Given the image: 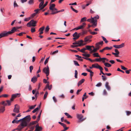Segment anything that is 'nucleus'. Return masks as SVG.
<instances>
[{
	"label": "nucleus",
	"instance_id": "f257e3e1",
	"mask_svg": "<svg viewBox=\"0 0 131 131\" xmlns=\"http://www.w3.org/2000/svg\"><path fill=\"white\" fill-rule=\"evenodd\" d=\"M27 125V122L25 121H23L20 125L18 126L16 129L20 131L25 127Z\"/></svg>",
	"mask_w": 131,
	"mask_h": 131
},
{
	"label": "nucleus",
	"instance_id": "f03ea898",
	"mask_svg": "<svg viewBox=\"0 0 131 131\" xmlns=\"http://www.w3.org/2000/svg\"><path fill=\"white\" fill-rule=\"evenodd\" d=\"M56 5L54 4H50L49 8L50 10L52 12L51 13L52 14H54V12H56V11H57V9L55 8Z\"/></svg>",
	"mask_w": 131,
	"mask_h": 131
},
{
	"label": "nucleus",
	"instance_id": "7ed1b4c3",
	"mask_svg": "<svg viewBox=\"0 0 131 131\" xmlns=\"http://www.w3.org/2000/svg\"><path fill=\"white\" fill-rule=\"evenodd\" d=\"M43 72L46 74L47 76H48L49 75V67L48 66H47L46 67L44 68L43 70Z\"/></svg>",
	"mask_w": 131,
	"mask_h": 131
},
{
	"label": "nucleus",
	"instance_id": "20e7f679",
	"mask_svg": "<svg viewBox=\"0 0 131 131\" xmlns=\"http://www.w3.org/2000/svg\"><path fill=\"white\" fill-rule=\"evenodd\" d=\"M19 106L17 104L15 105V107L13 110V111L16 113H19Z\"/></svg>",
	"mask_w": 131,
	"mask_h": 131
},
{
	"label": "nucleus",
	"instance_id": "39448f33",
	"mask_svg": "<svg viewBox=\"0 0 131 131\" xmlns=\"http://www.w3.org/2000/svg\"><path fill=\"white\" fill-rule=\"evenodd\" d=\"M86 25V23H84L82 24V25H80L77 27L74 28L73 30H77L79 29H83L85 27V26Z\"/></svg>",
	"mask_w": 131,
	"mask_h": 131
},
{
	"label": "nucleus",
	"instance_id": "423d86ee",
	"mask_svg": "<svg viewBox=\"0 0 131 131\" xmlns=\"http://www.w3.org/2000/svg\"><path fill=\"white\" fill-rule=\"evenodd\" d=\"M81 33L78 34L77 32H75L73 35V36L74 37L73 38V40H76L78 39L80 37V35Z\"/></svg>",
	"mask_w": 131,
	"mask_h": 131
},
{
	"label": "nucleus",
	"instance_id": "0eeeda50",
	"mask_svg": "<svg viewBox=\"0 0 131 131\" xmlns=\"http://www.w3.org/2000/svg\"><path fill=\"white\" fill-rule=\"evenodd\" d=\"M83 42V41L82 40H80L77 41V42H75L73 43V45L76 44H78V45H80V46H83L85 44H82V43Z\"/></svg>",
	"mask_w": 131,
	"mask_h": 131
},
{
	"label": "nucleus",
	"instance_id": "6e6552de",
	"mask_svg": "<svg viewBox=\"0 0 131 131\" xmlns=\"http://www.w3.org/2000/svg\"><path fill=\"white\" fill-rule=\"evenodd\" d=\"M125 46V44L124 43H122L121 44L119 45H113V46L116 48L119 49Z\"/></svg>",
	"mask_w": 131,
	"mask_h": 131
},
{
	"label": "nucleus",
	"instance_id": "1a4fd4ad",
	"mask_svg": "<svg viewBox=\"0 0 131 131\" xmlns=\"http://www.w3.org/2000/svg\"><path fill=\"white\" fill-rule=\"evenodd\" d=\"M23 118V121H25L26 122H29L30 121V115H28L27 116H26L25 117Z\"/></svg>",
	"mask_w": 131,
	"mask_h": 131
},
{
	"label": "nucleus",
	"instance_id": "9d476101",
	"mask_svg": "<svg viewBox=\"0 0 131 131\" xmlns=\"http://www.w3.org/2000/svg\"><path fill=\"white\" fill-rule=\"evenodd\" d=\"M44 2L43 1L41 2L39 6V9L41 10H42L45 7L43 5Z\"/></svg>",
	"mask_w": 131,
	"mask_h": 131
},
{
	"label": "nucleus",
	"instance_id": "9b49d317",
	"mask_svg": "<svg viewBox=\"0 0 131 131\" xmlns=\"http://www.w3.org/2000/svg\"><path fill=\"white\" fill-rule=\"evenodd\" d=\"M17 31V29L16 28V27H14L12 28V29L10 31H8L10 35Z\"/></svg>",
	"mask_w": 131,
	"mask_h": 131
},
{
	"label": "nucleus",
	"instance_id": "f8f14e48",
	"mask_svg": "<svg viewBox=\"0 0 131 131\" xmlns=\"http://www.w3.org/2000/svg\"><path fill=\"white\" fill-rule=\"evenodd\" d=\"M1 34L3 37L7 36L10 35L9 31H4Z\"/></svg>",
	"mask_w": 131,
	"mask_h": 131
},
{
	"label": "nucleus",
	"instance_id": "ddd939ff",
	"mask_svg": "<svg viewBox=\"0 0 131 131\" xmlns=\"http://www.w3.org/2000/svg\"><path fill=\"white\" fill-rule=\"evenodd\" d=\"M92 23H93V25H92V27L94 28L96 26L97 24L96 20L94 19V20H93L92 21Z\"/></svg>",
	"mask_w": 131,
	"mask_h": 131
},
{
	"label": "nucleus",
	"instance_id": "4468645a",
	"mask_svg": "<svg viewBox=\"0 0 131 131\" xmlns=\"http://www.w3.org/2000/svg\"><path fill=\"white\" fill-rule=\"evenodd\" d=\"M42 130L41 127L39 126L37 124L36 126L35 131H41Z\"/></svg>",
	"mask_w": 131,
	"mask_h": 131
},
{
	"label": "nucleus",
	"instance_id": "2eb2a0df",
	"mask_svg": "<svg viewBox=\"0 0 131 131\" xmlns=\"http://www.w3.org/2000/svg\"><path fill=\"white\" fill-rule=\"evenodd\" d=\"M30 22L31 24V26L35 27L36 26V24L37 22L34 20H32L30 21Z\"/></svg>",
	"mask_w": 131,
	"mask_h": 131
},
{
	"label": "nucleus",
	"instance_id": "dca6fc26",
	"mask_svg": "<svg viewBox=\"0 0 131 131\" xmlns=\"http://www.w3.org/2000/svg\"><path fill=\"white\" fill-rule=\"evenodd\" d=\"M45 28V27L44 26H43L40 28L39 30V31H40L39 33V35H41L43 33V31L44 30Z\"/></svg>",
	"mask_w": 131,
	"mask_h": 131
},
{
	"label": "nucleus",
	"instance_id": "f3484780",
	"mask_svg": "<svg viewBox=\"0 0 131 131\" xmlns=\"http://www.w3.org/2000/svg\"><path fill=\"white\" fill-rule=\"evenodd\" d=\"M77 118L79 120L83 121L84 120L83 119H82L83 117V116L82 114H77Z\"/></svg>",
	"mask_w": 131,
	"mask_h": 131
},
{
	"label": "nucleus",
	"instance_id": "a211bd4d",
	"mask_svg": "<svg viewBox=\"0 0 131 131\" xmlns=\"http://www.w3.org/2000/svg\"><path fill=\"white\" fill-rule=\"evenodd\" d=\"M92 37V36L91 35L89 36L84 38V41L85 42L88 41L90 39H91Z\"/></svg>",
	"mask_w": 131,
	"mask_h": 131
},
{
	"label": "nucleus",
	"instance_id": "6ab92c4d",
	"mask_svg": "<svg viewBox=\"0 0 131 131\" xmlns=\"http://www.w3.org/2000/svg\"><path fill=\"white\" fill-rule=\"evenodd\" d=\"M37 80V78L35 76L32 78L31 79V81L34 83H35Z\"/></svg>",
	"mask_w": 131,
	"mask_h": 131
},
{
	"label": "nucleus",
	"instance_id": "aec40b11",
	"mask_svg": "<svg viewBox=\"0 0 131 131\" xmlns=\"http://www.w3.org/2000/svg\"><path fill=\"white\" fill-rule=\"evenodd\" d=\"M5 110V106H2L0 107V113H3Z\"/></svg>",
	"mask_w": 131,
	"mask_h": 131
},
{
	"label": "nucleus",
	"instance_id": "412c9836",
	"mask_svg": "<svg viewBox=\"0 0 131 131\" xmlns=\"http://www.w3.org/2000/svg\"><path fill=\"white\" fill-rule=\"evenodd\" d=\"M94 68L100 69L102 67L99 66L97 63L93 64Z\"/></svg>",
	"mask_w": 131,
	"mask_h": 131
},
{
	"label": "nucleus",
	"instance_id": "4be33fe9",
	"mask_svg": "<svg viewBox=\"0 0 131 131\" xmlns=\"http://www.w3.org/2000/svg\"><path fill=\"white\" fill-rule=\"evenodd\" d=\"M85 47H86V48H85L86 50H89V51H90V53H92L91 51H92V49L91 48V46H86Z\"/></svg>",
	"mask_w": 131,
	"mask_h": 131
},
{
	"label": "nucleus",
	"instance_id": "5701e85b",
	"mask_svg": "<svg viewBox=\"0 0 131 131\" xmlns=\"http://www.w3.org/2000/svg\"><path fill=\"white\" fill-rule=\"evenodd\" d=\"M105 86L108 90H110V87L109 86L108 83L107 82H106Z\"/></svg>",
	"mask_w": 131,
	"mask_h": 131
},
{
	"label": "nucleus",
	"instance_id": "b1692460",
	"mask_svg": "<svg viewBox=\"0 0 131 131\" xmlns=\"http://www.w3.org/2000/svg\"><path fill=\"white\" fill-rule=\"evenodd\" d=\"M47 88L49 90H50L52 88V85L49 86V84L48 83L47 84L46 86V89H47Z\"/></svg>",
	"mask_w": 131,
	"mask_h": 131
},
{
	"label": "nucleus",
	"instance_id": "393cba45",
	"mask_svg": "<svg viewBox=\"0 0 131 131\" xmlns=\"http://www.w3.org/2000/svg\"><path fill=\"white\" fill-rule=\"evenodd\" d=\"M85 80L84 79H81L80 81H79L78 83V86H79L81 85L82 83Z\"/></svg>",
	"mask_w": 131,
	"mask_h": 131
},
{
	"label": "nucleus",
	"instance_id": "a878e982",
	"mask_svg": "<svg viewBox=\"0 0 131 131\" xmlns=\"http://www.w3.org/2000/svg\"><path fill=\"white\" fill-rule=\"evenodd\" d=\"M18 95H19L18 97H19L20 95V94L16 93L15 94H14L12 95V97H13L14 99V98L16 97Z\"/></svg>",
	"mask_w": 131,
	"mask_h": 131
},
{
	"label": "nucleus",
	"instance_id": "bb28decb",
	"mask_svg": "<svg viewBox=\"0 0 131 131\" xmlns=\"http://www.w3.org/2000/svg\"><path fill=\"white\" fill-rule=\"evenodd\" d=\"M29 128L31 129L30 130H31V131H32L34 129L35 126V125H30V124H29Z\"/></svg>",
	"mask_w": 131,
	"mask_h": 131
},
{
	"label": "nucleus",
	"instance_id": "cd10ccee",
	"mask_svg": "<svg viewBox=\"0 0 131 131\" xmlns=\"http://www.w3.org/2000/svg\"><path fill=\"white\" fill-rule=\"evenodd\" d=\"M102 59L103 58H101L100 57L99 58H96L94 60H93V62H100L101 61V59Z\"/></svg>",
	"mask_w": 131,
	"mask_h": 131
},
{
	"label": "nucleus",
	"instance_id": "c85d7f7f",
	"mask_svg": "<svg viewBox=\"0 0 131 131\" xmlns=\"http://www.w3.org/2000/svg\"><path fill=\"white\" fill-rule=\"evenodd\" d=\"M28 4L30 5H32L34 4V0H29L28 2Z\"/></svg>",
	"mask_w": 131,
	"mask_h": 131
},
{
	"label": "nucleus",
	"instance_id": "c756f323",
	"mask_svg": "<svg viewBox=\"0 0 131 131\" xmlns=\"http://www.w3.org/2000/svg\"><path fill=\"white\" fill-rule=\"evenodd\" d=\"M75 56L78 57L79 60L81 61H83V59H82V57L81 56L78 55H75Z\"/></svg>",
	"mask_w": 131,
	"mask_h": 131
},
{
	"label": "nucleus",
	"instance_id": "7c9ffc66",
	"mask_svg": "<svg viewBox=\"0 0 131 131\" xmlns=\"http://www.w3.org/2000/svg\"><path fill=\"white\" fill-rule=\"evenodd\" d=\"M104 65L105 67H110L111 66V64L108 63H104Z\"/></svg>",
	"mask_w": 131,
	"mask_h": 131
},
{
	"label": "nucleus",
	"instance_id": "2f4dec72",
	"mask_svg": "<svg viewBox=\"0 0 131 131\" xmlns=\"http://www.w3.org/2000/svg\"><path fill=\"white\" fill-rule=\"evenodd\" d=\"M37 122V121H36L30 122L29 124H30V125H34L36 124Z\"/></svg>",
	"mask_w": 131,
	"mask_h": 131
},
{
	"label": "nucleus",
	"instance_id": "473e14b6",
	"mask_svg": "<svg viewBox=\"0 0 131 131\" xmlns=\"http://www.w3.org/2000/svg\"><path fill=\"white\" fill-rule=\"evenodd\" d=\"M93 55L94 57H100V56L99 55L98 53H94L93 54Z\"/></svg>",
	"mask_w": 131,
	"mask_h": 131
},
{
	"label": "nucleus",
	"instance_id": "72a5a7b5",
	"mask_svg": "<svg viewBox=\"0 0 131 131\" xmlns=\"http://www.w3.org/2000/svg\"><path fill=\"white\" fill-rule=\"evenodd\" d=\"M86 18L85 17H84L81 18V20L80 22H82L85 21H86Z\"/></svg>",
	"mask_w": 131,
	"mask_h": 131
},
{
	"label": "nucleus",
	"instance_id": "f704fd0d",
	"mask_svg": "<svg viewBox=\"0 0 131 131\" xmlns=\"http://www.w3.org/2000/svg\"><path fill=\"white\" fill-rule=\"evenodd\" d=\"M94 18L91 17V19H89L87 20V21L88 22L92 23V22L93 20H94Z\"/></svg>",
	"mask_w": 131,
	"mask_h": 131
},
{
	"label": "nucleus",
	"instance_id": "c9c22d12",
	"mask_svg": "<svg viewBox=\"0 0 131 131\" xmlns=\"http://www.w3.org/2000/svg\"><path fill=\"white\" fill-rule=\"evenodd\" d=\"M82 55L85 57H89L90 56V54H87L86 53L82 54Z\"/></svg>",
	"mask_w": 131,
	"mask_h": 131
},
{
	"label": "nucleus",
	"instance_id": "e433bc0d",
	"mask_svg": "<svg viewBox=\"0 0 131 131\" xmlns=\"http://www.w3.org/2000/svg\"><path fill=\"white\" fill-rule=\"evenodd\" d=\"M99 47H97L96 48H94V49L92 50L91 51L92 53L96 51L99 49Z\"/></svg>",
	"mask_w": 131,
	"mask_h": 131
},
{
	"label": "nucleus",
	"instance_id": "4c0bfd02",
	"mask_svg": "<svg viewBox=\"0 0 131 131\" xmlns=\"http://www.w3.org/2000/svg\"><path fill=\"white\" fill-rule=\"evenodd\" d=\"M103 39L104 41L106 43H107L108 42V41L103 36H102Z\"/></svg>",
	"mask_w": 131,
	"mask_h": 131
},
{
	"label": "nucleus",
	"instance_id": "58836bf2",
	"mask_svg": "<svg viewBox=\"0 0 131 131\" xmlns=\"http://www.w3.org/2000/svg\"><path fill=\"white\" fill-rule=\"evenodd\" d=\"M18 6L16 2V1H15L14 3V7H18Z\"/></svg>",
	"mask_w": 131,
	"mask_h": 131
},
{
	"label": "nucleus",
	"instance_id": "ea45409f",
	"mask_svg": "<svg viewBox=\"0 0 131 131\" xmlns=\"http://www.w3.org/2000/svg\"><path fill=\"white\" fill-rule=\"evenodd\" d=\"M1 103L4 106H6L7 105L6 101H3Z\"/></svg>",
	"mask_w": 131,
	"mask_h": 131
},
{
	"label": "nucleus",
	"instance_id": "a19ab883",
	"mask_svg": "<svg viewBox=\"0 0 131 131\" xmlns=\"http://www.w3.org/2000/svg\"><path fill=\"white\" fill-rule=\"evenodd\" d=\"M8 96L7 94H4L0 96V97H7Z\"/></svg>",
	"mask_w": 131,
	"mask_h": 131
},
{
	"label": "nucleus",
	"instance_id": "79ce46f5",
	"mask_svg": "<svg viewBox=\"0 0 131 131\" xmlns=\"http://www.w3.org/2000/svg\"><path fill=\"white\" fill-rule=\"evenodd\" d=\"M67 116L68 118H71L72 117L70 115L67 113H64Z\"/></svg>",
	"mask_w": 131,
	"mask_h": 131
},
{
	"label": "nucleus",
	"instance_id": "37998d69",
	"mask_svg": "<svg viewBox=\"0 0 131 131\" xmlns=\"http://www.w3.org/2000/svg\"><path fill=\"white\" fill-rule=\"evenodd\" d=\"M64 9H62L60 10H59L58 11H56V12H54L53 13L54 14H57L58 13L61 12H63L64 11Z\"/></svg>",
	"mask_w": 131,
	"mask_h": 131
},
{
	"label": "nucleus",
	"instance_id": "c03bdc74",
	"mask_svg": "<svg viewBox=\"0 0 131 131\" xmlns=\"http://www.w3.org/2000/svg\"><path fill=\"white\" fill-rule=\"evenodd\" d=\"M78 75V72L77 70H75V75L74 77L75 78H77Z\"/></svg>",
	"mask_w": 131,
	"mask_h": 131
},
{
	"label": "nucleus",
	"instance_id": "a18cd8bd",
	"mask_svg": "<svg viewBox=\"0 0 131 131\" xmlns=\"http://www.w3.org/2000/svg\"><path fill=\"white\" fill-rule=\"evenodd\" d=\"M82 58H83L86 60H89L91 62H93V60H91V59L89 58H87V57H83Z\"/></svg>",
	"mask_w": 131,
	"mask_h": 131
},
{
	"label": "nucleus",
	"instance_id": "49530a36",
	"mask_svg": "<svg viewBox=\"0 0 131 131\" xmlns=\"http://www.w3.org/2000/svg\"><path fill=\"white\" fill-rule=\"evenodd\" d=\"M99 69L100 70V73L103 75H105V73H104L103 72V68L101 67Z\"/></svg>",
	"mask_w": 131,
	"mask_h": 131
},
{
	"label": "nucleus",
	"instance_id": "de8ad7c7",
	"mask_svg": "<svg viewBox=\"0 0 131 131\" xmlns=\"http://www.w3.org/2000/svg\"><path fill=\"white\" fill-rule=\"evenodd\" d=\"M48 94V93L47 91H46L44 95L43 98L44 99H46L47 98Z\"/></svg>",
	"mask_w": 131,
	"mask_h": 131
},
{
	"label": "nucleus",
	"instance_id": "09e8293b",
	"mask_svg": "<svg viewBox=\"0 0 131 131\" xmlns=\"http://www.w3.org/2000/svg\"><path fill=\"white\" fill-rule=\"evenodd\" d=\"M6 103L7 104V105L9 106L10 105L11 102V101L9 100H7L6 101Z\"/></svg>",
	"mask_w": 131,
	"mask_h": 131
},
{
	"label": "nucleus",
	"instance_id": "8fccbe9b",
	"mask_svg": "<svg viewBox=\"0 0 131 131\" xmlns=\"http://www.w3.org/2000/svg\"><path fill=\"white\" fill-rule=\"evenodd\" d=\"M86 50L85 48H83V49H82L80 50V52L83 53H85V50Z\"/></svg>",
	"mask_w": 131,
	"mask_h": 131
},
{
	"label": "nucleus",
	"instance_id": "3c124183",
	"mask_svg": "<svg viewBox=\"0 0 131 131\" xmlns=\"http://www.w3.org/2000/svg\"><path fill=\"white\" fill-rule=\"evenodd\" d=\"M103 94L104 95H106L107 94V92L105 90H104L103 92Z\"/></svg>",
	"mask_w": 131,
	"mask_h": 131
},
{
	"label": "nucleus",
	"instance_id": "603ef678",
	"mask_svg": "<svg viewBox=\"0 0 131 131\" xmlns=\"http://www.w3.org/2000/svg\"><path fill=\"white\" fill-rule=\"evenodd\" d=\"M49 29L50 28L49 27V26H47V27H46V28H45V31L46 32H48L49 31Z\"/></svg>",
	"mask_w": 131,
	"mask_h": 131
},
{
	"label": "nucleus",
	"instance_id": "864d4df0",
	"mask_svg": "<svg viewBox=\"0 0 131 131\" xmlns=\"http://www.w3.org/2000/svg\"><path fill=\"white\" fill-rule=\"evenodd\" d=\"M39 109L38 107H37L35 109H34L33 111H32V112L33 113H35Z\"/></svg>",
	"mask_w": 131,
	"mask_h": 131
},
{
	"label": "nucleus",
	"instance_id": "5fc2aeb1",
	"mask_svg": "<svg viewBox=\"0 0 131 131\" xmlns=\"http://www.w3.org/2000/svg\"><path fill=\"white\" fill-rule=\"evenodd\" d=\"M73 62H74V64L76 66H79V64H78V62L75 61H74Z\"/></svg>",
	"mask_w": 131,
	"mask_h": 131
},
{
	"label": "nucleus",
	"instance_id": "6e6d98bb",
	"mask_svg": "<svg viewBox=\"0 0 131 131\" xmlns=\"http://www.w3.org/2000/svg\"><path fill=\"white\" fill-rule=\"evenodd\" d=\"M71 8L73 11L75 12L76 13H77L78 12V11L76 10H75L73 8L72 6H71Z\"/></svg>",
	"mask_w": 131,
	"mask_h": 131
},
{
	"label": "nucleus",
	"instance_id": "4d7b16f0",
	"mask_svg": "<svg viewBox=\"0 0 131 131\" xmlns=\"http://www.w3.org/2000/svg\"><path fill=\"white\" fill-rule=\"evenodd\" d=\"M49 57L47 58L46 59L44 62V64L45 65H46L48 63L49 60Z\"/></svg>",
	"mask_w": 131,
	"mask_h": 131
},
{
	"label": "nucleus",
	"instance_id": "13d9d810",
	"mask_svg": "<svg viewBox=\"0 0 131 131\" xmlns=\"http://www.w3.org/2000/svg\"><path fill=\"white\" fill-rule=\"evenodd\" d=\"M41 10L40 9H37L34 10V11L35 12V13L37 14L39 12V11Z\"/></svg>",
	"mask_w": 131,
	"mask_h": 131
},
{
	"label": "nucleus",
	"instance_id": "bf43d9fd",
	"mask_svg": "<svg viewBox=\"0 0 131 131\" xmlns=\"http://www.w3.org/2000/svg\"><path fill=\"white\" fill-rule=\"evenodd\" d=\"M105 50H111L112 49V47H106L104 48Z\"/></svg>",
	"mask_w": 131,
	"mask_h": 131
},
{
	"label": "nucleus",
	"instance_id": "052dcab7",
	"mask_svg": "<svg viewBox=\"0 0 131 131\" xmlns=\"http://www.w3.org/2000/svg\"><path fill=\"white\" fill-rule=\"evenodd\" d=\"M36 105H35L34 106H31L30 107L29 109L30 110H31L34 109L36 106Z\"/></svg>",
	"mask_w": 131,
	"mask_h": 131
},
{
	"label": "nucleus",
	"instance_id": "680f3d73",
	"mask_svg": "<svg viewBox=\"0 0 131 131\" xmlns=\"http://www.w3.org/2000/svg\"><path fill=\"white\" fill-rule=\"evenodd\" d=\"M30 71V72H31L32 70L33 69V66H30L29 67Z\"/></svg>",
	"mask_w": 131,
	"mask_h": 131
},
{
	"label": "nucleus",
	"instance_id": "e2e57ef3",
	"mask_svg": "<svg viewBox=\"0 0 131 131\" xmlns=\"http://www.w3.org/2000/svg\"><path fill=\"white\" fill-rule=\"evenodd\" d=\"M90 76L91 77V80H92V77L93 76V72L91 71L90 72Z\"/></svg>",
	"mask_w": 131,
	"mask_h": 131
},
{
	"label": "nucleus",
	"instance_id": "0e129e2a",
	"mask_svg": "<svg viewBox=\"0 0 131 131\" xmlns=\"http://www.w3.org/2000/svg\"><path fill=\"white\" fill-rule=\"evenodd\" d=\"M35 31H36V30L35 29V28H31V31L32 32H35Z\"/></svg>",
	"mask_w": 131,
	"mask_h": 131
},
{
	"label": "nucleus",
	"instance_id": "69168bd1",
	"mask_svg": "<svg viewBox=\"0 0 131 131\" xmlns=\"http://www.w3.org/2000/svg\"><path fill=\"white\" fill-rule=\"evenodd\" d=\"M102 85V83H99L97 84L96 85V86L97 87H100Z\"/></svg>",
	"mask_w": 131,
	"mask_h": 131
},
{
	"label": "nucleus",
	"instance_id": "338daca9",
	"mask_svg": "<svg viewBox=\"0 0 131 131\" xmlns=\"http://www.w3.org/2000/svg\"><path fill=\"white\" fill-rule=\"evenodd\" d=\"M30 19V17L26 18L24 19V20L25 21H29Z\"/></svg>",
	"mask_w": 131,
	"mask_h": 131
},
{
	"label": "nucleus",
	"instance_id": "774afa93",
	"mask_svg": "<svg viewBox=\"0 0 131 131\" xmlns=\"http://www.w3.org/2000/svg\"><path fill=\"white\" fill-rule=\"evenodd\" d=\"M87 31H82L81 33L82 35H83L84 34H86L87 33Z\"/></svg>",
	"mask_w": 131,
	"mask_h": 131
}]
</instances>
